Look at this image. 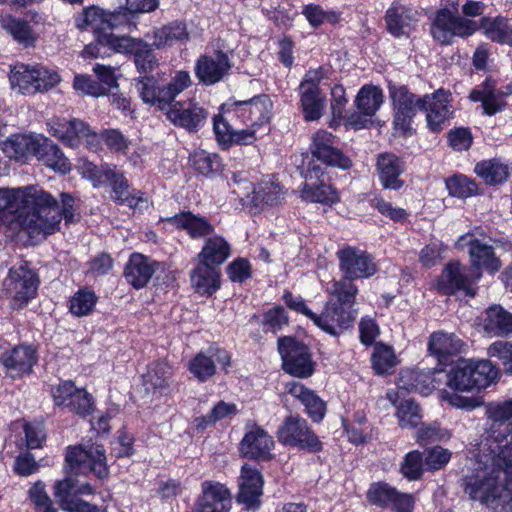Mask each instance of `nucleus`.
I'll list each match as a JSON object with an SVG mask.
<instances>
[{"label":"nucleus","instance_id":"nucleus-1","mask_svg":"<svg viewBox=\"0 0 512 512\" xmlns=\"http://www.w3.org/2000/svg\"><path fill=\"white\" fill-rule=\"evenodd\" d=\"M75 197L61 192L59 198L39 185L0 187V228L13 239L24 232L32 241H43L66 225L78 222Z\"/></svg>","mask_w":512,"mask_h":512},{"label":"nucleus","instance_id":"nucleus-2","mask_svg":"<svg viewBox=\"0 0 512 512\" xmlns=\"http://www.w3.org/2000/svg\"><path fill=\"white\" fill-rule=\"evenodd\" d=\"M392 113L391 129L395 138L408 139L417 134L415 119L424 112L426 128L432 134H440L455 117L452 94L439 88L432 93L417 95L408 85L387 80Z\"/></svg>","mask_w":512,"mask_h":512},{"label":"nucleus","instance_id":"nucleus-3","mask_svg":"<svg viewBox=\"0 0 512 512\" xmlns=\"http://www.w3.org/2000/svg\"><path fill=\"white\" fill-rule=\"evenodd\" d=\"M272 111L273 102L265 93L246 100L229 97L212 117V130L218 148L228 151L234 146L255 145L259 140L257 133L270 123Z\"/></svg>","mask_w":512,"mask_h":512},{"label":"nucleus","instance_id":"nucleus-4","mask_svg":"<svg viewBox=\"0 0 512 512\" xmlns=\"http://www.w3.org/2000/svg\"><path fill=\"white\" fill-rule=\"evenodd\" d=\"M191 85V76L186 70L176 71L167 83L157 78H144L137 84L139 97L145 104L164 112L174 126L196 133L206 124L209 114L207 109L194 98L175 100Z\"/></svg>","mask_w":512,"mask_h":512},{"label":"nucleus","instance_id":"nucleus-5","mask_svg":"<svg viewBox=\"0 0 512 512\" xmlns=\"http://www.w3.org/2000/svg\"><path fill=\"white\" fill-rule=\"evenodd\" d=\"M137 19L138 17L126 4L118 6L114 10L98 5L84 7L74 16V25L80 31L91 30L94 39L84 46L82 57L104 58L115 54L116 42L114 39L131 38V36H118L113 31L119 29L133 31L137 28Z\"/></svg>","mask_w":512,"mask_h":512},{"label":"nucleus","instance_id":"nucleus-6","mask_svg":"<svg viewBox=\"0 0 512 512\" xmlns=\"http://www.w3.org/2000/svg\"><path fill=\"white\" fill-rule=\"evenodd\" d=\"M80 172L94 188L110 187L111 199L117 205H127L135 209L147 201L145 192L134 188L126 177L125 171L118 168L116 164L103 162L97 165L91 161H84L80 166Z\"/></svg>","mask_w":512,"mask_h":512},{"label":"nucleus","instance_id":"nucleus-7","mask_svg":"<svg viewBox=\"0 0 512 512\" xmlns=\"http://www.w3.org/2000/svg\"><path fill=\"white\" fill-rule=\"evenodd\" d=\"M357 295L332 284L322 312L315 314L313 324L326 334L339 337L354 326Z\"/></svg>","mask_w":512,"mask_h":512},{"label":"nucleus","instance_id":"nucleus-8","mask_svg":"<svg viewBox=\"0 0 512 512\" xmlns=\"http://www.w3.org/2000/svg\"><path fill=\"white\" fill-rule=\"evenodd\" d=\"M64 473L67 475L93 476L100 481L110 477L106 448L102 443L82 441L65 448Z\"/></svg>","mask_w":512,"mask_h":512},{"label":"nucleus","instance_id":"nucleus-9","mask_svg":"<svg viewBox=\"0 0 512 512\" xmlns=\"http://www.w3.org/2000/svg\"><path fill=\"white\" fill-rule=\"evenodd\" d=\"M278 442L286 448L296 449L304 454L318 455L325 449V443L307 419L298 413L283 418L276 430Z\"/></svg>","mask_w":512,"mask_h":512},{"label":"nucleus","instance_id":"nucleus-10","mask_svg":"<svg viewBox=\"0 0 512 512\" xmlns=\"http://www.w3.org/2000/svg\"><path fill=\"white\" fill-rule=\"evenodd\" d=\"M336 256L342 275L333 285L353 293H359L358 286L354 283L356 280L371 278L378 271L374 256L356 246L345 245L336 252Z\"/></svg>","mask_w":512,"mask_h":512},{"label":"nucleus","instance_id":"nucleus-11","mask_svg":"<svg viewBox=\"0 0 512 512\" xmlns=\"http://www.w3.org/2000/svg\"><path fill=\"white\" fill-rule=\"evenodd\" d=\"M277 351L281 357L282 370L298 379L312 377L317 369L311 347L295 335H284L277 339Z\"/></svg>","mask_w":512,"mask_h":512},{"label":"nucleus","instance_id":"nucleus-12","mask_svg":"<svg viewBox=\"0 0 512 512\" xmlns=\"http://www.w3.org/2000/svg\"><path fill=\"white\" fill-rule=\"evenodd\" d=\"M480 280V273L473 274L460 260H450L433 281L432 289L441 296L451 297L462 292L466 297L474 298Z\"/></svg>","mask_w":512,"mask_h":512},{"label":"nucleus","instance_id":"nucleus-13","mask_svg":"<svg viewBox=\"0 0 512 512\" xmlns=\"http://www.w3.org/2000/svg\"><path fill=\"white\" fill-rule=\"evenodd\" d=\"M40 279L38 273L23 260L13 265L2 282V292L17 310L25 308L36 296Z\"/></svg>","mask_w":512,"mask_h":512},{"label":"nucleus","instance_id":"nucleus-14","mask_svg":"<svg viewBox=\"0 0 512 512\" xmlns=\"http://www.w3.org/2000/svg\"><path fill=\"white\" fill-rule=\"evenodd\" d=\"M476 27L474 19L464 18L448 7H442L435 11L429 25V34L432 39L441 46H449L455 38L467 39L473 36Z\"/></svg>","mask_w":512,"mask_h":512},{"label":"nucleus","instance_id":"nucleus-15","mask_svg":"<svg viewBox=\"0 0 512 512\" xmlns=\"http://www.w3.org/2000/svg\"><path fill=\"white\" fill-rule=\"evenodd\" d=\"M50 396L55 409L67 411L85 419L96 409L93 395L84 387H77L73 380L60 379L59 383L50 386Z\"/></svg>","mask_w":512,"mask_h":512},{"label":"nucleus","instance_id":"nucleus-16","mask_svg":"<svg viewBox=\"0 0 512 512\" xmlns=\"http://www.w3.org/2000/svg\"><path fill=\"white\" fill-rule=\"evenodd\" d=\"M304 178L301 190L304 200L329 207L340 202V193L331 183L332 176L329 170L315 162H309Z\"/></svg>","mask_w":512,"mask_h":512},{"label":"nucleus","instance_id":"nucleus-17","mask_svg":"<svg viewBox=\"0 0 512 512\" xmlns=\"http://www.w3.org/2000/svg\"><path fill=\"white\" fill-rule=\"evenodd\" d=\"M9 81L23 95H34L53 88L60 78L56 72H50L44 67L17 63L11 68Z\"/></svg>","mask_w":512,"mask_h":512},{"label":"nucleus","instance_id":"nucleus-18","mask_svg":"<svg viewBox=\"0 0 512 512\" xmlns=\"http://www.w3.org/2000/svg\"><path fill=\"white\" fill-rule=\"evenodd\" d=\"M456 246L458 249L467 248L470 264L468 268L473 274L480 273L482 277L485 271L493 276L501 270L502 261L496 255L494 247L478 239L473 232L461 235Z\"/></svg>","mask_w":512,"mask_h":512},{"label":"nucleus","instance_id":"nucleus-19","mask_svg":"<svg viewBox=\"0 0 512 512\" xmlns=\"http://www.w3.org/2000/svg\"><path fill=\"white\" fill-rule=\"evenodd\" d=\"M116 42L115 54L120 53L131 59L135 65L137 72L140 74L135 79V88L138 90L137 84L144 78H155L153 71L159 66V59L154 52L156 49L153 45L147 43L142 38H121L114 39Z\"/></svg>","mask_w":512,"mask_h":512},{"label":"nucleus","instance_id":"nucleus-20","mask_svg":"<svg viewBox=\"0 0 512 512\" xmlns=\"http://www.w3.org/2000/svg\"><path fill=\"white\" fill-rule=\"evenodd\" d=\"M337 137L331 132L323 129L317 130L310 144L312 162L319 164L322 168H337L343 171L350 170L353 166L352 159L336 146Z\"/></svg>","mask_w":512,"mask_h":512},{"label":"nucleus","instance_id":"nucleus-21","mask_svg":"<svg viewBox=\"0 0 512 512\" xmlns=\"http://www.w3.org/2000/svg\"><path fill=\"white\" fill-rule=\"evenodd\" d=\"M264 476L260 469L248 463L240 468L237 479L236 503L245 512H258L263 505Z\"/></svg>","mask_w":512,"mask_h":512},{"label":"nucleus","instance_id":"nucleus-22","mask_svg":"<svg viewBox=\"0 0 512 512\" xmlns=\"http://www.w3.org/2000/svg\"><path fill=\"white\" fill-rule=\"evenodd\" d=\"M509 475L504 485L496 479L478 476L468 478L464 484V491L471 500H479L490 505L494 503H506L512 500V468H507Z\"/></svg>","mask_w":512,"mask_h":512},{"label":"nucleus","instance_id":"nucleus-23","mask_svg":"<svg viewBox=\"0 0 512 512\" xmlns=\"http://www.w3.org/2000/svg\"><path fill=\"white\" fill-rule=\"evenodd\" d=\"M366 500L372 506L393 512H414L416 504L413 494L402 492L386 481L372 482L366 491Z\"/></svg>","mask_w":512,"mask_h":512},{"label":"nucleus","instance_id":"nucleus-24","mask_svg":"<svg viewBox=\"0 0 512 512\" xmlns=\"http://www.w3.org/2000/svg\"><path fill=\"white\" fill-rule=\"evenodd\" d=\"M39 353L35 344L22 342L0 354V364L12 379H22L33 373L38 364Z\"/></svg>","mask_w":512,"mask_h":512},{"label":"nucleus","instance_id":"nucleus-25","mask_svg":"<svg viewBox=\"0 0 512 512\" xmlns=\"http://www.w3.org/2000/svg\"><path fill=\"white\" fill-rule=\"evenodd\" d=\"M231 68L228 54L218 49L214 51V56L207 53L199 55L195 61L194 74L199 84L213 86L229 75Z\"/></svg>","mask_w":512,"mask_h":512},{"label":"nucleus","instance_id":"nucleus-26","mask_svg":"<svg viewBox=\"0 0 512 512\" xmlns=\"http://www.w3.org/2000/svg\"><path fill=\"white\" fill-rule=\"evenodd\" d=\"M49 133L70 148H78L83 140L88 141L93 131L91 126L78 118L53 117L47 123Z\"/></svg>","mask_w":512,"mask_h":512},{"label":"nucleus","instance_id":"nucleus-27","mask_svg":"<svg viewBox=\"0 0 512 512\" xmlns=\"http://www.w3.org/2000/svg\"><path fill=\"white\" fill-rule=\"evenodd\" d=\"M275 447L273 437L260 425L254 424L245 432L238 445L242 458L256 462H267L274 458L272 450Z\"/></svg>","mask_w":512,"mask_h":512},{"label":"nucleus","instance_id":"nucleus-28","mask_svg":"<svg viewBox=\"0 0 512 512\" xmlns=\"http://www.w3.org/2000/svg\"><path fill=\"white\" fill-rule=\"evenodd\" d=\"M232 494L230 489L218 481L206 480L201 483L192 512H230Z\"/></svg>","mask_w":512,"mask_h":512},{"label":"nucleus","instance_id":"nucleus-29","mask_svg":"<svg viewBox=\"0 0 512 512\" xmlns=\"http://www.w3.org/2000/svg\"><path fill=\"white\" fill-rule=\"evenodd\" d=\"M442 372H444L442 369L407 368L401 370L397 381V388L400 392L419 393L427 396L433 390L439 388L442 381L438 378V375Z\"/></svg>","mask_w":512,"mask_h":512},{"label":"nucleus","instance_id":"nucleus-30","mask_svg":"<svg viewBox=\"0 0 512 512\" xmlns=\"http://www.w3.org/2000/svg\"><path fill=\"white\" fill-rule=\"evenodd\" d=\"M406 170L405 160L391 151L377 154L375 171L381 187L385 190L399 191L405 181L401 178Z\"/></svg>","mask_w":512,"mask_h":512},{"label":"nucleus","instance_id":"nucleus-31","mask_svg":"<svg viewBox=\"0 0 512 512\" xmlns=\"http://www.w3.org/2000/svg\"><path fill=\"white\" fill-rule=\"evenodd\" d=\"M160 266V262L150 260L149 257L134 252L125 263L123 277L135 290H140L148 285Z\"/></svg>","mask_w":512,"mask_h":512},{"label":"nucleus","instance_id":"nucleus-32","mask_svg":"<svg viewBox=\"0 0 512 512\" xmlns=\"http://www.w3.org/2000/svg\"><path fill=\"white\" fill-rule=\"evenodd\" d=\"M387 32L394 38L409 37L416 29L418 12L412 7L392 3L384 15Z\"/></svg>","mask_w":512,"mask_h":512},{"label":"nucleus","instance_id":"nucleus-33","mask_svg":"<svg viewBox=\"0 0 512 512\" xmlns=\"http://www.w3.org/2000/svg\"><path fill=\"white\" fill-rule=\"evenodd\" d=\"M160 220L171 224L177 230L185 231L191 239L211 237L215 232V226L207 217L190 210H183Z\"/></svg>","mask_w":512,"mask_h":512},{"label":"nucleus","instance_id":"nucleus-34","mask_svg":"<svg viewBox=\"0 0 512 512\" xmlns=\"http://www.w3.org/2000/svg\"><path fill=\"white\" fill-rule=\"evenodd\" d=\"M73 475H67L54 484V496L58 499L60 508L65 512H98L96 504L89 503L76 495H72L77 485Z\"/></svg>","mask_w":512,"mask_h":512},{"label":"nucleus","instance_id":"nucleus-35","mask_svg":"<svg viewBox=\"0 0 512 512\" xmlns=\"http://www.w3.org/2000/svg\"><path fill=\"white\" fill-rule=\"evenodd\" d=\"M43 137L42 134H13L4 141L3 151L8 157L26 163L39 152Z\"/></svg>","mask_w":512,"mask_h":512},{"label":"nucleus","instance_id":"nucleus-36","mask_svg":"<svg viewBox=\"0 0 512 512\" xmlns=\"http://www.w3.org/2000/svg\"><path fill=\"white\" fill-rule=\"evenodd\" d=\"M475 23L473 35L481 31L491 42L512 47V24L506 16H482Z\"/></svg>","mask_w":512,"mask_h":512},{"label":"nucleus","instance_id":"nucleus-37","mask_svg":"<svg viewBox=\"0 0 512 512\" xmlns=\"http://www.w3.org/2000/svg\"><path fill=\"white\" fill-rule=\"evenodd\" d=\"M190 284L196 294L202 297H212L221 287V272L198 262L190 271Z\"/></svg>","mask_w":512,"mask_h":512},{"label":"nucleus","instance_id":"nucleus-38","mask_svg":"<svg viewBox=\"0 0 512 512\" xmlns=\"http://www.w3.org/2000/svg\"><path fill=\"white\" fill-rule=\"evenodd\" d=\"M297 92L299 96L297 105L304 121H318L323 116L326 107V97L322 90L303 87L299 84Z\"/></svg>","mask_w":512,"mask_h":512},{"label":"nucleus","instance_id":"nucleus-39","mask_svg":"<svg viewBox=\"0 0 512 512\" xmlns=\"http://www.w3.org/2000/svg\"><path fill=\"white\" fill-rule=\"evenodd\" d=\"M188 162L196 174L208 179L222 175L225 169L223 158L218 153L203 149H196L191 152Z\"/></svg>","mask_w":512,"mask_h":512},{"label":"nucleus","instance_id":"nucleus-40","mask_svg":"<svg viewBox=\"0 0 512 512\" xmlns=\"http://www.w3.org/2000/svg\"><path fill=\"white\" fill-rule=\"evenodd\" d=\"M474 173L488 186H502L512 174V168L501 158H490L477 162Z\"/></svg>","mask_w":512,"mask_h":512},{"label":"nucleus","instance_id":"nucleus-41","mask_svg":"<svg viewBox=\"0 0 512 512\" xmlns=\"http://www.w3.org/2000/svg\"><path fill=\"white\" fill-rule=\"evenodd\" d=\"M102 144L112 153L125 155L131 142L116 128H106L100 132L93 131L88 141V149L96 152L102 149Z\"/></svg>","mask_w":512,"mask_h":512},{"label":"nucleus","instance_id":"nucleus-42","mask_svg":"<svg viewBox=\"0 0 512 512\" xmlns=\"http://www.w3.org/2000/svg\"><path fill=\"white\" fill-rule=\"evenodd\" d=\"M40 141L39 152L36 153L35 158L55 172L63 175L69 173L71 163L61 148L48 137L44 136Z\"/></svg>","mask_w":512,"mask_h":512},{"label":"nucleus","instance_id":"nucleus-43","mask_svg":"<svg viewBox=\"0 0 512 512\" xmlns=\"http://www.w3.org/2000/svg\"><path fill=\"white\" fill-rule=\"evenodd\" d=\"M231 255V245L220 235L208 237L201 251L198 253V262L216 267L222 265Z\"/></svg>","mask_w":512,"mask_h":512},{"label":"nucleus","instance_id":"nucleus-44","mask_svg":"<svg viewBox=\"0 0 512 512\" xmlns=\"http://www.w3.org/2000/svg\"><path fill=\"white\" fill-rule=\"evenodd\" d=\"M484 331L494 336H506L512 333V314L501 305L489 306L482 315Z\"/></svg>","mask_w":512,"mask_h":512},{"label":"nucleus","instance_id":"nucleus-45","mask_svg":"<svg viewBox=\"0 0 512 512\" xmlns=\"http://www.w3.org/2000/svg\"><path fill=\"white\" fill-rule=\"evenodd\" d=\"M446 385L455 392L474 391L472 359L460 358L445 374Z\"/></svg>","mask_w":512,"mask_h":512},{"label":"nucleus","instance_id":"nucleus-46","mask_svg":"<svg viewBox=\"0 0 512 512\" xmlns=\"http://www.w3.org/2000/svg\"><path fill=\"white\" fill-rule=\"evenodd\" d=\"M190 34L184 21L174 20L153 31V45L156 49L171 47L177 42H186Z\"/></svg>","mask_w":512,"mask_h":512},{"label":"nucleus","instance_id":"nucleus-47","mask_svg":"<svg viewBox=\"0 0 512 512\" xmlns=\"http://www.w3.org/2000/svg\"><path fill=\"white\" fill-rule=\"evenodd\" d=\"M385 96L383 89L372 83L364 84L358 90L354 106L362 114L367 115L368 118L374 117L384 104Z\"/></svg>","mask_w":512,"mask_h":512},{"label":"nucleus","instance_id":"nucleus-48","mask_svg":"<svg viewBox=\"0 0 512 512\" xmlns=\"http://www.w3.org/2000/svg\"><path fill=\"white\" fill-rule=\"evenodd\" d=\"M2 27L14 41L24 48L35 46L38 35L26 19L8 15L2 21Z\"/></svg>","mask_w":512,"mask_h":512},{"label":"nucleus","instance_id":"nucleus-49","mask_svg":"<svg viewBox=\"0 0 512 512\" xmlns=\"http://www.w3.org/2000/svg\"><path fill=\"white\" fill-rule=\"evenodd\" d=\"M445 187L449 196L461 200L484 194L483 189L475 179L462 173H455L445 178Z\"/></svg>","mask_w":512,"mask_h":512},{"label":"nucleus","instance_id":"nucleus-50","mask_svg":"<svg viewBox=\"0 0 512 512\" xmlns=\"http://www.w3.org/2000/svg\"><path fill=\"white\" fill-rule=\"evenodd\" d=\"M172 368L166 360H155L147 366L143 375V384L148 390L162 392L169 388Z\"/></svg>","mask_w":512,"mask_h":512},{"label":"nucleus","instance_id":"nucleus-51","mask_svg":"<svg viewBox=\"0 0 512 512\" xmlns=\"http://www.w3.org/2000/svg\"><path fill=\"white\" fill-rule=\"evenodd\" d=\"M459 342L460 340L456 339L453 334L442 331L434 332L428 341V351L430 355L437 358L440 364H444L450 356L459 352L457 346Z\"/></svg>","mask_w":512,"mask_h":512},{"label":"nucleus","instance_id":"nucleus-52","mask_svg":"<svg viewBox=\"0 0 512 512\" xmlns=\"http://www.w3.org/2000/svg\"><path fill=\"white\" fill-rule=\"evenodd\" d=\"M98 296L89 287L79 288L68 300V310L75 317H84L93 313Z\"/></svg>","mask_w":512,"mask_h":512},{"label":"nucleus","instance_id":"nucleus-53","mask_svg":"<svg viewBox=\"0 0 512 512\" xmlns=\"http://www.w3.org/2000/svg\"><path fill=\"white\" fill-rule=\"evenodd\" d=\"M474 391L480 392L497 382L500 372L490 360H472Z\"/></svg>","mask_w":512,"mask_h":512},{"label":"nucleus","instance_id":"nucleus-54","mask_svg":"<svg viewBox=\"0 0 512 512\" xmlns=\"http://www.w3.org/2000/svg\"><path fill=\"white\" fill-rule=\"evenodd\" d=\"M22 429L24 436L17 442V447L20 450H36L43 448L47 438L43 422L24 420Z\"/></svg>","mask_w":512,"mask_h":512},{"label":"nucleus","instance_id":"nucleus-55","mask_svg":"<svg viewBox=\"0 0 512 512\" xmlns=\"http://www.w3.org/2000/svg\"><path fill=\"white\" fill-rule=\"evenodd\" d=\"M372 369L376 375H384L397 365V357L392 346L377 342L371 355Z\"/></svg>","mask_w":512,"mask_h":512},{"label":"nucleus","instance_id":"nucleus-56","mask_svg":"<svg viewBox=\"0 0 512 512\" xmlns=\"http://www.w3.org/2000/svg\"><path fill=\"white\" fill-rule=\"evenodd\" d=\"M290 324V317L284 306L274 304L263 311L262 332L277 335L284 327Z\"/></svg>","mask_w":512,"mask_h":512},{"label":"nucleus","instance_id":"nucleus-57","mask_svg":"<svg viewBox=\"0 0 512 512\" xmlns=\"http://www.w3.org/2000/svg\"><path fill=\"white\" fill-rule=\"evenodd\" d=\"M187 370L199 383H205L216 374L217 367L212 357L200 351L188 361Z\"/></svg>","mask_w":512,"mask_h":512},{"label":"nucleus","instance_id":"nucleus-58","mask_svg":"<svg viewBox=\"0 0 512 512\" xmlns=\"http://www.w3.org/2000/svg\"><path fill=\"white\" fill-rule=\"evenodd\" d=\"M284 199L283 186L277 182H265L254 192L253 202L255 206H278Z\"/></svg>","mask_w":512,"mask_h":512},{"label":"nucleus","instance_id":"nucleus-59","mask_svg":"<svg viewBox=\"0 0 512 512\" xmlns=\"http://www.w3.org/2000/svg\"><path fill=\"white\" fill-rule=\"evenodd\" d=\"M369 205L394 223L403 224L408 220L409 214L405 209L394 207L391 202L386 201L379 193L374 194L369 199Z\"/></svg>","mask_w":512,"mask_h":512},{"label":"nucleus","instance_id":"nucleus-60","mask_svg":"<svg viewBox=\"0 0 512 512\" xmlns=\"http://www.w3.org/2000/svg\"><path fill=\"white\" fill-rule=\"evenodd\" d=\"M424 467L423 453L412 450L404 456L400 464V473L408 481H416L422 478Z\"/></svg>","mask_w":512,"mask_h":512},{"label":"nucleus","instance_id":"nucleus-61","mask_svg":"<svg viewBox=\"0 0 512 512\" xmlns=\"http://www.w3.org/2000/svg\"><path fill=\"white\" fill-rule=\"evenodd\" d=\"M396 416L401 428H414L422 418L420 406L413 399L401 401L397 406Z\"/></svg>","mask_w":512,"mask_h":512},{"label":"nucleus","instance_id":"nucleus-62","mask_svg":"<svg viewBox=\"0 0 512 512\" xmlns=\"http://www.w3.org/2000/svg\"><path fill=\"white\" fill-rule=\"evenodd\" d=\"M450 437V432L447 429H443L437 422L422 424L416 432V441L423 447L436 442L447 441Z\"/></svg>","mask_w":512,"mask_h":512},{"label":"nucleus","instance_id":"nucleus-63","mask_svg":"<svg viewBox=\"0 0 512 512\" xmlns=\"http://www.w3.org/2000/svg\"><path fill=\"white\" fill-rule=\"evenodd\" d=\"M452 453L449 449L439 445L426 448L423 452L425 469L429 472L439 471L450 462Z\"/></svg>","mask_w":512,"mask_h":512},{"label":"nucleus","instance_id":"nucleus-64","mask_svg":"<svg viewBox=\"0 0 512 512\" xmlns=\"http://www.w3.org/2000/svg\"><path fill=\"white\" fill-rule=\"evenodd\" d=\"M473 141L474 137L469 127H454L447 132L448 146L455 152L468 151Z\"/></svg>","mask_w":512,"mask_h":512}]
</instances>
